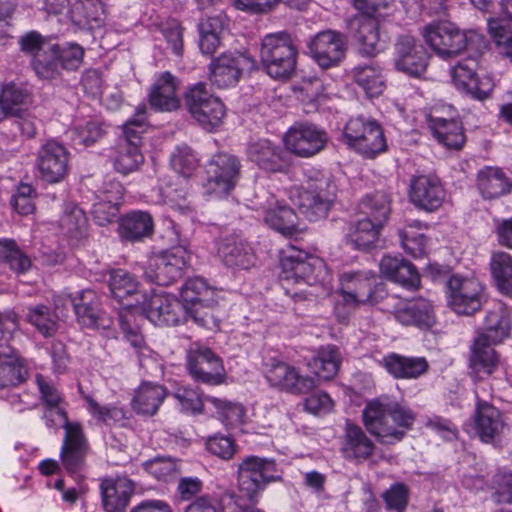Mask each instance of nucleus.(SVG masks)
<instances>
[{
  "instance_id": "f257e3e1",
  "label": "nucleus",
  "mask_w": 512,
  "mask_h": 512,
  "mask_svg": "<svg viewBox=\"0 0 512 512\" xmlns=\"http://www.w3.org/2000/svg\"><path fill=\"white\" fill-rule=\"evenodd\" d=\"M423 36L432 50L443 59L456 57L464 50L474 53V56L458 62L451 69L452 80L457 88L473 99L483 101L490 97L494 88L492 78L479 77L475 72L479 56L487 50L483 34L476 30H461L449 20H439L427 25Z\"/></svg>"
},
{
  "instance_id": "f03ea898",
  "label": "nucleus",
  "mask_w": 512,
  "mask_h": 512,
  "mask_svg": "<svg viewBox=\"0 0 512 512\" xmlns=\"http://www.w3.org/2000/svg\"><path fill=\"white\" fill-rule=\"evenodd\" d=\"M362 420L380 444L394 445L413 428L416 414L403 402L380 397L367 402L362 410Z\"/></svg>"
},
{
  "instance_id": "7ed1b4c3",
  "label": "nucleus",
  "mask_w": 512,
  "mask_h": 512,
  "mask_svg": "<svg viewBox=\"0 0 512 512\" xmlns=\"http://www.w3.org/2000/svg\"><path fill=\"white\" fill-rule=\"evenodd\" d=\"M281 267L286 281L308 286L307 290L295 292V298L312 299L328 295L329 288L325 284L327 272L321 259L292 250L281 258Z\"/></svg>"
},
{
  "instance_id": "20e7f679",
  "label": "nucleus",
  "mask_w": 512,
  "mask_h": 512,
  "mask_svg": "<svg viewBox=\"0 0 512 512\" xmlns=\"http://www.w3.org/2000/svg\"><path fill=\"white\" fill-rule=\"evenodd\" d=\"M337 187L331 175L311 171L291 196L309 221L325 219L336 199Z\"/></svg>"
},
{
  "instance_id": "39448f33",
  "label": "nucleus",
  "mask_w": 512,
  "mask_h": 512,
  "mask_svg": "<svg viewBox=\"0 0 512 512\" xmlns=\"http://www.w3.org/2000/svg\"><path fill=\"white\" fill-rule=\"evenodd\" d=\"M298 50L290 34H267L261 41L260 61L266 73L277 80H287L295 72Z\"/></svg>"
},
{
  "instance_id": "423d86ee",
  "label": "nucleus",
  "mask_w": 512,
  "mask_h": 512,
  "mask_svg": "<svg viewBox=\"0 0 512 512\" xmlns=\"http://www.w3.org/2000/svg\"><path fill=\"white\" fill-rule=\"evenodd\" d=\"M345 144L367 159L386 151L387 144L380 123L369 116L351 117L343 131Z\"/></svg>"
},
{
  "instance_id": "0eeeda50",
  "label": "nucleus",
  "mask_w": 512,
  "mask_h": 512,
  "mask_svg": "<svg viewBox=\"0 0 512 512\" xmlns=\"http://www.w3.org/2000/svg\"><path fill=\"white\" fill-rule=\"evenodd\" d=\"M185 105L191 117L205 130L212 131L222 124L226 108L220 98L208 91L207 85L198 82L186 90Z\"/></svg>"
},
{
  "instance_id": "6e6552de",
  "label": "nucleus",
  "mask_w": 512,
  "mask_h": 512,
  "mask_svg": "<svg viewBox=\"0 0 512 512\" xmlns=\"http://www.w3.org/2000/svg\"><path fill=\"white\" fill-rule=\"evenodd\" d=\"M189 258V254L182 247L154 254L143 265V276L150 283L170 285L182 277Z\"/></svg>"
},
{
  "instance_id": "1a4fd4ad",
  "label": "nucleus",
  "mask_w": 512,
  "mask_h": 512,
  "mask_svg": "<svg viewBox=\"0 0 512 512\" xmlns=\"http://www.w3.org/2000/svg\"><path fill=\"white\" fill-rule=\"evenodd\" d=\"M447 301L455 313L471 315L485 302L484 286L475 277L453 274L447 280Z\"/></svg>"
},
{
  "instance_id": "9d476101",
  "label": "nucleus",
  "mask_w": 512,
  "mask_h": 512,
  "mask_svg": "<svg viewBox=\"0 0 512 512\" xmlns=\"http://www.w3.org/2000/svg\"><path fill=\"white\" fill-rule=\"evenodd\" d=\"M276 471L273 459L254 455L243 458L237 470L239 491L248 499L254 500L267 483L277 479Z\"/></svg>"
},
{
  "instance_id": "9b49d317",
  "label": "nucleus",
  "mask_w": 512,
  "mask_h": 512,
  "mask_svg": "<svg viewBox=\"0 0 512 512\" xmlns=\"http://www.w3.org/2000/svg\"><path fill=\"white\" fill-rule=\"evenodd\" d=\"M241 171L239 159L229 153L220 152L213 156L207 168L205 194L224 197L235 187Z\"/></svg>"
},
{
  "instance_id": "f8f14e48",
  "label": "nucleus",
  "mask_w": 512,
  "mask_h": 512,
  "mask_svg": "<svg viewBox=\"0 0 512 512\" xmlns=\"http://www.w3.org/2000/svg\"><path fill=\"white\" fill-rule=\"evenodd\" d=\"M339 294L342 301L351 307L360 304H376L382 284L375 274L370 272H346L340 278Z\"/></svg>"
},
{
  "instance_id": "ddd939ff",
  "label": "nucleus",
  "mask_w": 512,
  "mask_h": 512,
  "mask_svg": "<svg viewBox=\"0 0 512 512\" xmlns=\"http://www.w3.org/2000/svg\"><path fill=\"white\" fill-rule=\"evenodd\" d=\"M58 414L64 421L63 428L65 430L60 451L61 464L68 473H76L81 471L85 465L89 445L81 425L69 422L65 411L58 409Z\"/></svg>"
},
{
  "instance_id": "4468645a",
  "label": "nucleus",
  "mask_w": 512,
  "mask_h": 512,
  "mask_svg": "<svg viewBox=\"0 0 512 512\" xmlns=\"http://www.w3.org/2000/svg\"><path fill=\"white\" fill-rule=\"evenodd\" d=\"M254 60L239 52H225L212 59L209 65V80L218 88L235 86L244 70L253 68Z\"/></svg>"
},
{
  "instance_id": "2eb2a0df",
  "label": "nucleus",
  "mask_w": 512,
  "mask_h": 512,
  "mask_svg": "<svg viewBox=\"0 0 512 512\" xmlns=\"http://www.w3.org/2000/svg\"><path fill=\"white\" fill-rule=\"evenodd\" d=\"M328 142L325 130L312 123H298L285 134V147L291 153L308 158L324 149Z\"/></svg>"
},
{
  "instance_id": "dca6fc26",
  "label": "nucleus",
  "mask_w": 512,
  "mask_h": 512,
  "mask_svg": "<svg viewBox=\"0 0 512 512\" xmlns=\"http://www.w3.org/2000/svg\"><path fill=\"white\" fill-rule=\"evenodd\" d=\"M142 310L147 319L157 326H175L185 320V307L173 295L152 292L144 297Z\"/></svg>"
},
{
  "instance_id": "f3484780",
  "label": "nucleus",
  "mask_w": 512,
  "mask_h": 512,
  "mask_svg": "<svg viewBox=\"0 0 512 512\" xmlns=\"http://www.w3.org/2000/svg\"><path fill=\"white\" fill-rule=\"evenodd\" d=\"M70 153L61 143L50 140L38 150L36 168L40 178L50 184L62 181L69 168Z\"/></svg>"
},
{
  "instance_id": "a211bd4d",
  "label": "nucleus",
  "mask_w": 512,
  "mask_h": 512,
  "mask_svg": "<svg viewBox=\"0 0 512 512\" xmlns=\"http://www.w3.org/2000/svg\"><path fill=\"white\" fill-rule=\"evenodd\" d=\"M408 197L418 209L434 212L442 206L446 192L437 176L421 174L411 177Z\"/></svg>"
},
{
  "instance_id": "6ab92c4d",
  "label": "nucleus",
  "mask_w": 512,
  "mask_h": 512,
  "mask_svg": "<svg viewBox=\"0 0 512 512\" xmlns=\"http://www.w3.org/2000/svg\"><path fill=\"white\" fill-rule=\"evenodd\" d=\"M187 367L190 375L198 382L213 386L220 385L226 380L223 362L210 348L199 347L192 350Z\"/></svg>"
},
{
  "instance_id": "aec40b11",
  "label": "nucleus",
  "mask_w": 512,
  "mask_h": 512,
  "mask_svg": "<svg viewBox=\"0 0 512 512\" xmlns=\"http://www.w3.org/2000/svg\"><path fill=\"white\" fill-rule=\"evenodd\" d=\"M429 54L412 36H401L395 44V68L412 77H420L427 69Z\"/></svg>"
},
{
  "instance_id": "412c9836",
  "label": "nucleus",
  "mask_w": 512,
  "mask_h": 512,
  "mask_svg": "<svg viewBox=\"0 0 512 512\" xmlns=\"http://www.w3.org/2000/svg\"><path fill=\"white\" fill-rule=\"evenodd\" d=\"M313 59L323 69L337 66L345 56L344 36L334 30L317 33L308 43Z\"/></svg>"
},
{
  "instance_id": "4be33fe9",
  "label": "nucleus",
  "mask_w": 512,
  "mask_h": 512,
  "mask_svg": "<svg viewBox=\"0 0 512 512\" xmlns=\"http://www.w3.org/2000/svg\"><path fill=\"white\" fill-rule=\"evenodd\" d=\"M71 303L78 323L89 329H107L111 319L101 309L100 298L91 289L78 292L75 296L66 298Z\"/></svg>"
},
{
  "instance_id": "5701e85b",
  "label": "nucleus",
  "mask_w": 512,
  "mask_h": 512,
  "mask_svg": "<svg viewBox=\"0 0 512 512\" xmlns=\"http://www.w3.org/2000/svg\"><path fill=\"white\" fill-rule=\"evenodd\" d=\"M266 378L272 386L295 395L307 394L317 386L313 377L301 375L297 368L282 361L271 364Z\"/></svg>"
},
{
  "instance_id": "b1692460",
  "label": "nucleus",
  "mask_w": 512,
  "mask_h": 512,
  "mask_svg": "<svg viewBox=\"0 0 512 512\" xmlns=\"http://www.w3.org/2000/svg\"><path fill=\"white\" fill-rule=\"evenodd\" d=\"M123 199V187L117 181L104 183L97 192L92 205L91 214L99 226H105L115 221L119 206Z\"/></svg>"
},
{
  "instance_id": "393cba45",
  "label": "nucleus",
  "mask_w": 512,
  "mask_h": 512,
  "mask_svg": "<svg viewBox=\"0 0 512 512\" xmlns=\"http://www.w3.org/2000/svg\"><path fill=\"white\" fill-rule=\"evenodd\" d=\"M248 157L259 168L268 172H284L290 166L288 150L269 140H259L248 148Z\"/></svg>"
},
{
  "instance_id": "a878e982",
  "label": "nucleus",
  "mask_w": 512,
  "mask_h": 512,
  "mask_svg": "<svg viewBox=\"0 0 512 512\" xmlns=\"http://www.w3.org/2000/svg\"><path fill=\"white\" fill-rule=\"evenodd\" d=\"M179 79L168 71L160 73L149 93V104L156 111L171 112L180 107Z\"/></svg>"
},
{
  "instance_id": "bb28decb",
  "label": "nucleus",
  "mask_w": 512,
  "mask_h": 512,
  "mask_svg": "<svg viewBox=\"0 0 512 512\" xmlns=\"http://www.w3.org/2000/svg\"><path fill=\"white\" fill-rule=\"evenodd\" d=\"M396 321L405 326H415L421 330H430L436 324V315L432 302L425 298L408 301L394 312Z\"/></svg>"
},
{
  "instance_id": "cd10ccee",
  "label": "nucleus",
  "mask_w": 512,
  "mask_h": 512,
  "mask_svg": "<svg viewBox=\"0 0 512 512\" xmlns=\"http://www.w3.org/2000/svg\"><path fill=\"white\" fill-rule=\"evenodd\" d=\"M428 127L437 141L448 149L459 150L466 141L462 123L455 119H446L434 111L426 116Z\"/></svg>"
},
{
  "instance_id": "c85d7f7f",
  "label": "nucleus",
  "mask_w": 512,
  "mask_h": 512,
  "mask_svg": "<svg viewBox=\"0 0 512 512\" xmlns=\"http://www.w3.org/2000/svg\"><path fill=\"white\" fill-rule=\"evenodd\" d=\"M379 268L385 278L404 288L415 289L420 285V276L415 266L402 256L384 255Z\"/></svg>"
},
{
  "instance_id": "c756f323",
  "label": "nucleus",
  "mask_w": 512,
  "mask_h": 512,
  "mask_svg": "<svg viewBox=\"0 0 512 512\" xmlns=\"http://www.w3.org/2000/svg\"><path fill=\"white\" fill-rule=\"evenodd\" d=\"M100 490L106 512H124L134 493V484L126 477L104 479L100 484Z\"/></svg>"
},
{
  "instance_id": "7c9ffc66",
  "label": "nucleus",
  "mask_w": 512,
  "mask_h": 512,
  "mask_svg": "<svg viewBox=\"0 0 512 512\" xmlns=\"http://www.w3.org/2000/svg\"><path fill=\"white\" fill-rule=\"evenodd\" d=\"M350 30L363 54L373 56L384 49L375 18L364 15L355 16L350 21Z\"/></svg>"
},
{
  "instance_id": "2f4dec72",
  "label": "nucleus",
  "mask_w": 512,
  "mask_h": 512,
  "mask_svg": "<svg viewBox=\"0 0 512 512\" xmlns=\"http://www.w3.org/2000/svg\"><path fill=\"white\" fill-rule=\"evenodd\" d=\"M474 423L477 435L485 443H492L499 437L504 427L500 411L482 400L477 401Z\"/></svg>"
},
{
  "instance_id": "473e14b6",
  "label": "nucleus",
  "mask_w": 512,
  "mask_h": 512,
  "mask_svg": "<svg viewBox=\"0 0 512 512\" xmlns=\"http://www.w3.org/2000/svg\"><path fill=\"white\" fill-rule=\"evenodd\" d=\"M490 340L477 336L470 348L469 367L474 377L482 378L493 373L499 363V357Z\"/></svg>"
},
{
  "instance_id": "72a5a7b5",
  "label": "nucleus",
  "mask_w": 512,
  "mask_h": 512,
  "mask_svg": "<svg viewBox=\"0 0 512 512\" xmlns=\"http://www.w3.org/2000/svg\"><path fill=\"white\" fill-rule=\"evenodd\" d=\"M218 256L227 267L239 269L250 268L255 260L251 247L234 236L225 237L220 241Z\"/></svg>"
},
{
  "instance_id": "f704fd0d",
  "label": "nucleus",
  "mask_w": 512,
  "mask_h": 512,
  "mask_svg": "<svg viewBox=\"0 0 512 512\" xmlns=\"http://www.w3.org/2000/svg\"><path fill=\"white\" fill-rule=\"evenodd\" d=\"M383 365L396 379H416L424 375L429 368L424 357H407L390 353L383 358Z\"/></svg>"
},
{
  "instance_id": "c9c22d12",
  "label": "nucleus",
  "mask_w": 512,
  "mask_h": 512,
  "mask_svg": "<svg viewBox=\"0 0 512 512\" xmlns=\"http://www.w3.org/2000/svg\"><path fill=\"white\" fill-rule=\"evenodd\" d=\"M167 389L157 383L142 382L135 390L131 405L138 415L153 416L167 397Z\"/></svg>"
},
{
  "instance_id": "e433bc0d",
  "label": "nucleus",
  "mask_w": 512,
  "mask_h": 512,
  "mask_svg": "<svg viewBox=\"0 0 512 512\" xmlns=\"http://www.w3.org/2000/svg\"><path fill=\"white\" fill-rule=\"evenodd\" d=\"M374 449L373 441L360 426L346 423L341 450L347 459L366 460L372 456Z\"/></svg>"
},
{
  "instance_id": "4c0bfd02",
  "label": "nucleus",
  "mask_w": 512,
  "mask_h": 512,
  "mask_svg": "<svg viewBox=\"0 0 512 512\" xmlns=\"http://www.w3.org/2000/svg\"><path fill=\"white\" fill-rule=\"evenodd\" d=\"M154 222L148 212L133 211L120 219L119 235L129 242L142 241L152 236Z\"/></svg>"
},
{
  "instance_id": "58836bf2",
  "label": "nucleus",
  "mask_w": 512,
  "mask_h": 512,
  "mask_svg": "<svg viewBox=\"0 0 512 512\" xmlns=\"http://www.w3.org/2000/svg\"><path fill=\"white\" fill-rule=\"evenodd\" d=\"M341 362L339 348L328 344L317 349L316 354L308 362V367L319 379L331 380L337 375Z\"/></svg>"
},
{
  "instance_id": "ea45409f",
  "label": "nucleus",
  "mask_w": 512,
  "mask_h": 512,
  "mask_svg": "<svg viewBox=\"0 0 512 512\" xmlns=\"http://www.w3.org/2000/svg\"><path fill=\"white\" fill-rule=\"evenodd\" d=\"M477 186L486 199H494L510 193L512 182L496 167H485L478 172Z\"/></svg>"
},
{
  "instance_id": "a19ab883",
  "label": "nucleus",
  "mask_w": 512,
  "mask_h": 512,
  "mask_svg": "<svg viewBox=\"0 0 512 512\" xmlns=\"http://www.w3.org/2000/svg\"><path fill=\"white\" fill-rule=\"evenodd\" d=\"M70 17L79 27L95 29L105 19V7L101 0H76L70 9Z\"/></svg>"
},
{
  "instance_id": "79ce46f5",
  "label": "nucleus",
  "mask_w": 512,
  "mask_h": 512,
  "mask_svg": "<svg viewBox=\"0 0 512 512\" xmlns=\"http://www.w3.org/2000/svg\"><path fill=\"white\" fill-rule=\"evenodd\" d=\"M264 221L269 227L285 236H294L301 232L295 211L278 201L265 211Z\"/></svg>"
},
{
  "instance_id": "37998d69",
  "label": "nucleus",
  "mask_w": 512,
  "mask_h": 512,
  "mask_svg": "<svg viewBox=\"0 0 512 512\" xmlns=\"http://www.w3.org/2000/svg\"><path fill=\"white\" fill-rule=\"evenodd\" d=\"M511 324L508 313L501 305L487 312L482 332L478 336H484L492 343H500L509 336Z\"/></svg>"
},
{
  "instance_id": "c03bdc74",
  "label": "nucleus",
  "mask_w": 512,
  "mask_h": 512,
  "mask_svg": "<svg viewBox=\"0 0 512 512\" xmlns=\"http://www.w3.org/2000/svg\"><path fill=\"white\" fill-rule=\"evenodd\" d=\"M382 227L383 225L373 222L369 217L359 219L350 227L349 240L356 249L368 250L377 242Z\"/></svg>"
},
{
  "instance_id": "a18cd8bd",
  "label": "nucleus",
  "mask_w": 512,
  "mask_h": 512,
  "mask_svg": "<svg viewBox=\"0 0 512 512\" xmlns=\"http://www.w3.org/2000/svg\"><path fill=\"white\" fill-rule=\"evenodd\" d=\"M352 73L355 83L364 90L367 96L377 97L385 90L386 84L379 66H357Z\"/></svg>"
},
{
  "instance_id": "49530a36",
  "label": "nucleus",
  "mask_w": 512,
  "mask_h": 512,
  "mask_svg": "<svg viewBox=\"0 0 512 512\" xmlns=\"http://www.w3.org/2000/svg\"><path fill=\"white\" fill-rule=\"evenodd\" d=\"M28 376V369L16 354L0 352V389L19 385Z\"/></svg>"
},
{
  "instance_id": "de8ad7c7",
  "label": "nucleus",
  "mask_w": 512,
  "mask_h": 512,
  "mask_svg": "<svg viewBox=\"0 0 512 512\" xmlns=\"http://www.w3.org/2000/svg\"><path fill=\"white\" fill-rule=\"evenodd\" d=\"M490 269L498 290L512 297V256L504 251L494 252Z\"/></svg>"
},
{
  "instance_id": "09e8293b",
  "label": "nucleus",
  "mask_w": 512,
  "mask_h": 512,
  "mask_svg": "<svg viewBox=\"0 0 512 512\" xmlns=\"http://www.w3.org/2000/svg\"><path fill=\"white\" fill-rule=\"evenodd\" d=\"M143 161L144 156L139 147L129 143H118L113 156V165L116 171L127 175L136 171Z\"/></svg>"
},
{
  "instance_id": "8fccbe9b",
  "label": "nucleus",
  "mask_w": 512,
  "mask_h": 512,
  "mask_svg": "<svg viewBox=\"0 0 512 512\" xmlns=\"http://www.w3.org/2000/svg\"><path fill=\"white\" fill-rule=\"evenodd\" d=\"M422 230V223L414 221L399 231L403 249L414 258H421L426 254L427 238Z\"/></svg>"
},
{
  "instance_id": "3c124183",
  "label": "nucleus",
  "mask_w": 512,
  "mask_h": 512,
  "mask_svg": "<svg viewBox=\"0 0 512 512\" xmlns=\"http://www.w3.org/2000/svg\"><path fill=\"white\" fill-rule=\"evenodd\" d=\"M185 317L190 316L201 327L216 331L220 326L217 301L213 298L209 302H201L194 306H184Z\"/></svg>"
},
{
  "instance_id": "603ef678",
  "label": "nucleus",
  "mask_w": 512,
  "mask_h": 512,
  "mask_svg": "<svg viewBox=\"0 0 512 512\" xmlns=\"http://www.w3.org/2000/svg\"><path fill=\"white\" fill-rule=\"evenodd\" d=\"M360 207L366 217L371 218L373 222H379L381 225H384L387 221L391 211L389 196L383 191H376L367 195L361 201Z\"/></svg>"
},
{
  "instance_id": "864d4df0",
  "label": "nucleus",
  "mask_w": 512,
  "mask_h": 512,
  "mask_svg": "<svg viewBox=\"0 0 512 512\" xmlns=\"http://www.w3.org/2000/svg\"><path fill=\"white\" fill-rule=\"evenodd\" d=\"M0 261L18 274L27 272L31 267L30 258L11 239L0 240Z\"/></svg>"
},
{
  "instance_id": "5fc2aeb1",
  "label": "nucleus",
  "mask_w": 512,
  "mask_h": 512,
  "mask_svg": "<svg viewBox=\"0 0 512 512\" xmlns=\"http://www.w3.org/2000/svg\"><path fill=\"white\" fill-rule=\"evenodd\" d=\"M180 295L183 301L182 305L194 306L213 299L214 290L207 285L204 279L192 278L183 284Z\"/></svg>"
},
{
  "instance_id": "6e6d98bb",
  "label": "nucleus",
  "mask_w": 512,
  "mask_h": 512,
  "mask_svg": "<svg viewBox=\"0 0 512 512\" xmlns=\"http://www.w3.org/2000/svg\"><path fill=\"white\" fill-rule=\"evenodd\" d=\"M60 226L68 236L81 238L87 228L85 212L75 204H67L60 219Z\"/></svg>"
},
{
  "instance_id": "4d7b16f0",
  "label": "nucleus",
  "mask_w": 512,
  "mask_h": 512,
  "mask_svg": "<svg viewBox=\"0 0 512 512\" xmlns=\"http://www.w3.org/2000/svg\"><path fill=\"white\" fill-rule=\"evenodd\" d=\"M26 320L45 337L54 335L58 328L55 316L45 305L39 304L29 307Z\"/></svg>"
},
{
  "instance_id": "13d9d810",
  "label": "nucleus",
  "mask_w": 512,
  "mask_h": 512,
  "mask_svg": "<svg viewBox=\"0 0 512 512\" xmlns=\"http://www.w3.org/2000/svg\"><path fill=\"white\" fill-rule=\"evenodd\" d=\"M108 284L111 295L118 301L135 294L138 290V282L134 276L122 269L110 272Z\"/></svg>"
},
{
  "instance_id": "bf43d9fd",
  "label": "nucleus",
  "mask_w": 512,
  "mask_h": 512,
  "mask_svg": "<svg viewBox=\"0 0 512 512\" xmlns=\"http://www.w3.org/2000/svg\"><path fill=\"white\" fill-rule=\"evenodd\" d=\"M148 123L146 120V105H139L134 116L123 125L124 138L122 143H129L140 148L142 134L146 131Z\"/></svg>"
},
{
  "instance_id": "052dcab7",
  "label": "nucleus",
  "mask_w": 512,
  "mask_h": 512,
  "mask_svg": "<svg viewBox=\"0 0 512 512\" xmlns=\"http://www.w3.org/2000/svg\"><path fill=\"white\" fill-rule=\"evenodd\" d=\"M205 399L217 409L225 425L234 427L242 424L245 416V409L242 404L214 396H206Z\"/></svg>"
},
{
  "instance_id": "680f3d73",
  "label": "nucleus",
  "mask_w": 512,
  "mask_h": 512,
  "mask_svg": "<svg viewBox=\"0 0 512 512\" xmlns=\"http://www.w3.org/2000/svg\"><path fill=\"white\" fill-rule=\"evenodd\" d=\"M36 75L43 80L56 79L61 75V67L56 55V44L53 45V51L38 53L31 62Z\"/></svg>"
},
{
  "instance_id": "e2e57ef3",
  "label": "nucleus",
  "mask_w": 512,
  "mask_h": 512,
  "mask_svg": "<svg viewBox=\"0 0 512 512\" xmlns=\"http://www.w3.org/2000/svg\"><path fill=\"white\" fill-rule=\"evenodd\" d=\"M198 161L193 149L185 144L177 146L170 159L173 170L186 178L196 170Z\"/></svg>"
},
{
  "instance_id": "0e129e2a",
  "label": "nucleus",
  "mask_w": 512,
  "mask_h": 512,
  "mask_svg": "<svg viewBox=\"0 0 512 512\" xmlns=\"http://www.w3.org/2000/svg\"><path fill=\"white\" fill-rule=\"evenodd\" d=\"M492 499L497 504H512V472L498 471L491 480Z\"/></svg>"
},
{
  "instance_id": "69168bd1",
  "label": "nucleus",
  "mask_w": 512,
  "mask_h": 512,
  "mask_svg": "<svg viewBox=\"0 0 512 512\" xmlns=\"http://www.w3.org/2000/svg\"><path fill=\"white\" fill-rule=\"evenodd\" d=\"M488 31L498 53L508 57L512 63V32L495 19L488 21Z\"/></svg>"
},
{
  "instance_id": "338daca9",
  "label": "nucleus",
  "mask_w": 512,
  "mask_h": 512,
  "mask_svg": "<svg viewBox=\"0 0 512 512\" xmlns=\"http://www.w3.org/2000/svg\"><path fill=\"white\" fill-rule=\"evenodd\" d=\"M144 469L160 481H168L179 472L176 461L165 457H156L153 460L147 461L144 463Z\"/></svg>"
},
{
  "instance_id": "774afa93",
  "label": "nucleus",
  "mask_w": 512,
  "mask_h": 512,
  "mask_svg": "<svg viewBox=\"0 0 512 512\" xmlns=\"http://www.w3.org/2000/svg\"><path fill=\"white\" fill-rule=\"evenodd\" d=\"M382 498L388 510L405 512L409 502V489L403 483H395L382 494Z\"/></svg>"
}]
</instances>
